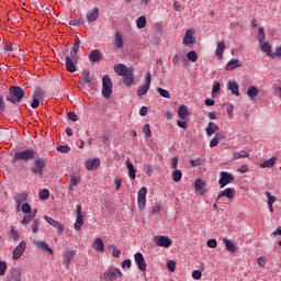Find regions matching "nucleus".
<instances>
[{"label": "nucleus", "mask_w": 281, "mask_h": 281, "mask_svg": "<svg viewBox=\"0 0 281 281\" xmlns=\"http://www.w3.org/2000/svg\"><path fill=\"white\" fill-rule=\"evenodd\" d=\"M79 49H80V40H77L72 46L70 55L66 56V69L70 74H76V71H78V68L76 67V65L78 64Z\"/></svg>", "instance_id": "obj_1"}, {"label": "nucleus", "mask_w": 281, "mask_h": 281, "mask_svg": "<svg viewBox=\"0 0 281 281\" xmlns=\"http://www.w3.org/2000/svg\"><path fill=\"white\" fill-rule=\"evenodd\" d=\"M114 72L117 76H123V82L126 87H131L135 82V76L133 75V67H126L124 64L114 65Z\"/></svg>", "instance_id": "obj_2"}, {"label": "nucleus", "mask_w": 281, "mask_h": 281, "mask_svg": "<svg viewBox=\"0 0 281 281\" xmlns=\"http://www.w3.org/2000/svg\"><path fill=\"white\" fill-rule=\"evenodd\" d=\"M23 98H25V90L21 87L12 86L5 100L11 102V104H19Z\"/></svg>", "instance_id": "obj_3"}, {"label": "nucleus", "mask_w": 281, "mask_h": 281, "mask_svg": "<svg viewBox=\"0 0 281 281\" xmlns=\"http://www.w3.org/2000/svg\"><path fill=\"white\" fill-rule=\"evenodd\" d=\"M123 273L117 268H109L105 272L100 274V280L102 281H113L117 278H122Z\"/></svg>", "instance_id": "obj_4"}, {"label": "nucleus", "mask_w": 281, "mask_h": 281, "mask_svg": "<svg viewBox=\"0 0 281 281\" xmlns=\"http://www.w3.org/2000/svg\"><path fill=\"white\" fill-rule=\"evenodd\" d=\"M111 93H113V81H111L109 75H104L102 78V95L105 100H109Z\"/></svg>", "instance_id": "obj_5"}, {"label": "nucleus", "mask_w": 281, "mask_h": 281, "mask_svg": "<svg viewBox=\"0 0 281 281\" xmlns=\"http://www.w3.org/2000/svg\"><path fill=\"white\" fill-rule=\"evenodd\" d=\"M34 157H36V151H34V149H26L24 151H16L14 154V161H19V159L30 161V159H34Z\"/></svg>", "instance_id": "obj_6"}, {"label": "nucleus", "mask_w": 281, "mask_h": 281, "mask_svg": "<svg viewBox=\"0 0 281 281\" xmlns=\"http://www.w3.org/2000/svg\"><path fill=\"white\" fill-rule=\"evenodd\" d=\"M220 177V188H225V186H229V183H234L235 181L234 176L227 171H222Z\"/></svg>", "instance_id": "obj_7"}, {"label": "nucleus", "mask_w": 281, "mask_h": 281, "mask_svg": "<svg viewBox=\"0 0 281 281\" xmlns=\"http://www.w3.org/2000/svg\"><path fill=\"white\" fill-rule=\"evenodd\" d=\"M45 166H47L45 159L37 158L35 160V167L31 169V172H33V175H38V177H43V170L45 169Z\"/></svg>", "instance_id": "obj_8"}, {"label": "nucleus", "mask_w": 281, "mask_h": 281, "mask_svg": "<svg viewBox=\"0 0 281 281\" xmlns=\"http://www.w3.org/2000/svg\"><path fill=\"white\" fill-rule=\"evenodd\" d=\"M146 194H148V189H146V187L140 188L137 193V203L139 210H144L146 207Z\"/></svg>", "instance_id": "obj_9"}, {"label": "nucleus", "mask_w": 281, "mask_h": 281, "mask_svg": "<svg viewBox=\"0 0 281 281\" xmlns=\"http://www.w3.org/2000/svg\"><path fill=\"white\" fill-rule=\"evenodd\" d=\"M151 80H153V75H150V72H147V76L145 78V83L137 90V95H139V98L148 93V89H150Z\"/></svg>", "instance_id": "obj_10"}, {"label": "nucleus", "mask_w": 281, "mask_h": 281, "mask_svg": "<svg viewBox=\"0 0 281 281\" xmlns=\"http://www.w3.org/2000/svg\"><path fill=\"white\" fill-rule=\"evenodd\" d=\"M25 249H27V243L25 240L21 241L13 250V260H19L23 254H25Z\"/></svg>", "instance_id": "obj_11"}, {"label": "nucleus", "mask_w": 281, "mask_h": 281, "mask_svg": "<svg viewBox=\"0 0 281 281\" xmlns=\"http://www.w3.org/2000/svg\"><path fill=\"white\" fill-rule=\"evenodd\" d=\"M154 243L157 245V247H165V249H168V247L172 245V239H169L166 236H155Z\"/></svg>", "instance_id": "obj_12"}, {"label": "nucleus", "mask_w": 281, "mask_h": 281, "mask_svg": "<svg viewBox=\"0 0 281 281\" xmlns=\"http://www.w3.org/2000/svg\"><path fill=\"white\" fill-rule=\"evenodd\" d=\"M22 273L21 268H12L7 276V281H21Z\"/></svg>", "instance_id": "obj_13"}, {"label": "nucleus", "mask_w": 281, "mask_h": 281, "mask_svg": "<svg viewBox=\"0 0 281 281\" xmlns=\"http://www.w3.org/2000/svg\"><path fill=\"white\" fill-rule=\"evenodd\" d=\"M134 260H135L138 269H140V271H146V260L144 259V255H142V252L135 254Z\"/></svg>", "instance_id": "obj_14"}, {"label": "nucleus", "mask_w": 281, "mask_h": 281, "mask_svg": "<svg viewBox=\"0 0 281 281\" xmlns=\"http://www.w3.org/2000/svg\"><path fill=\"white\" fill-rule=\"evenodd\" d=\"M235 193H236V190H234L232 188L225 189L218 193L216 201H221V199H223V196H226V199L232 200V199H234Z\"/></svg>", "instance_id": "obj_15"}, {"label": "nucleus", "mask_w": 281, "mask_h": 281, "mask_svg": "<svg viewBox=\"0 0 281 281\" xmlns=\"http://www.w3.org/2000/svg\"><path fill=\"white\" fill-rule=\"evenodd\" d=\"M98 16H100V9H98L97 7L86 14V19H88V23H93L98 21Z\"/></svg>", "instance_id": "obj_16"}, {"label": "nucleus", "mask_w": 281, "mask_h": 281, "mask_svg": "<svg viewBox=\"0 0 281 281\" xmlns=\"http://www.w3.org/2000/svg\"><path fill=\"white\" fill-rule=\"evenodd\" d=\"M195 38H194V30L190 29L187 30L186 36L183 38V44L184 45H194Z\"/></svg>", "instance_id": "obj_17"}, {"label": "nucleus", "mask_w": 281, "mask_h": 281, "mask_svg": "<svg viewBox=\"0 0 281 281\" xmlns=\"http://www.w3.org/2000/svg\"><path fill=\"white\" fill-rule=\"evenodd\" d=\"M100 158L88 159L86 161V168L87 170H98V168H100Z\"/></svg>", "instance_id": "obj_18"}, {"label": "nucleus", "mask_w": 281, "mask_h": 281, "mask_svg": "<svg viewBox=\"0 0 281 281\" xmlns=\"http://www.w3.org/2000/svg\"><path fill=\"white\" fill-rule=\"evenodd\" d=\"M25 201H27V193L23 192V193L16 194L15 203H16L18 212H21V205H23V203H25Z\"/></svg>", "instance_id": "obj_19"}, {"label": "nucleus", "mask_w": 281, "mask_h": 281, "mask_svg": "<svg viewBox=\"0 0 281 281\" xmlns=\"http://www.w3.org/2000/svg\"><path fill=\"white\" fill-rule=\"evenodd\" d=\"M35 247H38V249H42V251H47L50 256L54 254V249L47 245L45 241L36 240L34 241Z\"/></svg>", "instance_id": "obj_20"}, {"label": "nucleus", "mask_w": 281, "mask_h": 281, "mask_svg": "<svg viewBox=\"0 0 281 281\" xmlns=\"http://www.w3.org/2000/svg\"><path fill=\"white\" fill-rule=\"evenodd\" d=\"M113 46L115 49H122L124 47V40L122 38V34L116 32L114 35Z\"/></svg>", "instance_id": "obj_21"}, {"label": "nucleus", "mask_w": 281, "mask_h": 281, "mask_svg": "<svg viewBox=\"0 0 281 281\" xmlns=\"http://www.w3.org/2000/svg\"><path fill=\"white\" fill-rule=\"evenodd\" d=\"M45 221H47L48 224L52 225L53 227H56L58 232H60V234L65 232V225L60 224L59 222H56L54 218L45 216Z\"/></svg>", "instance_id": "obj_22"}, {"label": "nucleus", "mask_w": 281, "mask_h": 281, "mask_svg": "<svg viewBox=\"0 0 281 281\" xmlns=\"http://www.w3.org/2000/svg\"><path fill=\"white\" fill-rule=\"evenodd\" d=\"M238 67H243V61H239L238 59H232L226 65L227 71H233V69H238Z\"/></svg>", "instance_id": "obj_23"}, {"label": "nucleus", "mask_w": 281, "mask_h": 281, "mask_svg": "<svg viewBox=\"0 0 281 281\" xmlns=\"http://www.w3.org/2000/svg\"><path fill=\"white\" fill-rule=\"evenodd\" d=\"M126 168L130 179L135 180V178L137 177V170L135 169V166L133 165V162H131V160L126 161Z\"/></svg>", "instance_id": "obj_24"}, {"label": "nucleus", "mask_w": 281, "mask_h": 281, "mask_svg": "<svg viewBox=\"0 0 281 281\" xmlns=\"http://www.w3.org/2000/svg\"><path fill=\"white\" fill-rule=\"evenodd\" d=\"M194 188H195V192H198L199 194H205V182H203V180L198 179L195 180L194 183Z\"/></svg>", "instance_id": "obj_25"}, {"label": "nucleus", "mask_w": 281, "mask_h": 281, "mask_svg": "<svg viewBox=\"0 0 281 281\" xmlns=\"http://www.w3.org/2000/svg\"><path fill=\"white\" fill-rule=\"evenodd\" d=\"M74 256H76V254L72 250H68L64 254V261L67 269H69V266L71 265V260L74 259Z\"/></svg>", "instance_id": "obj_26"}, {"label": "nucleus", "mask_w": 281, "mask_h": 281, "mask_svg": "<svg viewBox=\"0 0 281 281\" xmlns=\"http://www.w3.org/2000/svg\"><path fill=\"white\" fill-rule=\"evenodd\" d=\"M260 49L261 52H265V54H267L269 58H273V55L271 54V45L269 44V42L260 43Z\"/></svg>", "instance_id": "obj_27"}, {"label": "nucleus", "mask_w": 281, "mask_h": 281, "mask_svg": "<svg viewBox=\"0 0 281 281\" xmlns=\"http://www.w3.org/2000/svg\"><path fill=\"white\" fill-rule=\"evenodd\" d=\"M258 93H260V90H258L256 86L249 87L247 90V95L250 100H256V98H258Z\"/></svg>", "instance_id": "obj_28"}, {"label": "nucleus", "mask_w": 281, "mask_h": 281, "mask_svg": "<svg viewBox=\"0 0 281 281\" xmlns=\"http://www.w3.org/2000/svg\"><path fill=\"white\" fill-rule=\"evenodd\" d=\"M89 59L92 63H100V60H102V56H100V50L98 49L91 50L89 54Z\"/></svg>", "instance_id": "obj_29"}, {"label": "nucleus", "mask_w": 281, "mask_h": 281, "mask_svg": "<svg viewBox=\"0 0 281 281\" xmlns=\"http://www.w3.org/2000/svg\"><path fill=\"white\" fill-rule=\"evenodd\" d=\"M188 115H190L188 106L181 105L178 110V116L180 117V120H188Z\"/></svg>", "instance_id": "obj_30"}, {"label": "nucleus", "mask_w": 281, "mask_h": 281, "mask_svg": "<svg viewBox=\"0 0 281 281\" xmlns=\"http://www.w3.org/2000/svg\"><path fill=\"white\" fill-rule=\"evenodd\" d=\"M216 131H218V125H216L214 122H210L206 127L207 137H212V135H214V133H216Z\"/></svg>", "instance_id": "obj_31"}, {"label": "nucleus", "mask_w": 281, "mask_h": 281, "mask_svg": "<svg viewBox=\"0 0 281 281\" xmlns=\"http://www.w3.org/2000/svg\"><path fill=\"white\" fill-rule=\"evenodd\" d=\"M223 243L225 244L226 250H228L231 254H234V251H236V244H234V241L227 238H223Z\"/></svg>", "instance_id": "obj_32"}, {"label": "nucleus", "mask_w": 281, "mask_h": 281, "mask_svg": "<svg viewBox=\"0 0 281 281\" xmlns=\"http://www.w3.org/2000/svg\"><path fill=\"white\" fill-rule=\"evenodd\" d=\"M92 247L97 250V251H104V241H102V238H95Z\"/></svg>", "instance_id": "obj_33"}, {"label": "nucleus", "mask_w": 281, "mask_h": 281, "mask_svg": "<svg viewBox=\"0 0 281 281\" xmlns=\"http://www.w3.org/2000/svg\"><path fill=\"white\" fill-rule=\"evenodd\" d=\"M278 158L276 156L271 157L270 159H267L260 165V168H273L276 166V161Z\"/></svg>", "instance_id": "obj_34"}, {"label": "nucleus", "mask_w": 281, "mask_h": 281, "mask_svg": "<svg viewBox=\"0 0 281 281\" xmlns=\"http://www.w3.org/2000/svg\"><path fill=\"white\" fill-rule=\"evenodd\" d=\"M228 90L232 91L234 95H240L238 92V83L236 81H228Z\"/></svg>", "instance_id": "obj_35"}, {"label": "nucleus", "mask_w": 281, "mask_h": 281, "mask_svg": "<svg viewBox=\"0 0 281 281\" xmlns=\"http://www.w3.org/2000/svg\"><path fill=\"white\" fill-rule=\"evenodd\" d=\"M82 225H85V215L77 216L76 223H75V229L77 232H80Z\"/></svg>", "instance_id": "obj_36"}, {"label": "nucleus", "mask_w": 281, "mask_h": 281, "mask_svg": "<svg viewBox=\"0 0 281 281\" xmlns=\"http://www.w3.org/2000/svg\"><path fill=\"white\" fill-rule=\"evenodd\" d=\"M81 80L85 85H89L91 83V76L89 75V71L88 70H85L82 74H81Z\"/></svg>", "instance_id": "obj_37"}, {"label": "nucleus", "mask_w": 281, "mask_h": 281, "mask_svg": "<svg viewBox=\"0 0 281 281\" xmlns=\"http://www.w3.org/2000/svg\"><path fill=\"white\" fill-rule=\"evenodd\" d=\"M78 183H80L79 177H76V176L70 177L69 192H71V190H74V187L78 186Z\"/></svg>", "instance_id": "obj_38"}, {"label": "nucleus", "mask_w": 281, "mask_h": 281, "mask_svg": "<svg viewBox=\"0 0 281 281\" xmlns=\"http://www.w3.org/2000/svg\"><path fill=\"white\" fill-rule=\"evenodd\" d=\"M225 52V42H220L217 44V48L215 50L216 56H223V53Z\"/></svg>", "instance_id": "obj_39"}, {"label": "nucleus", "mask_w": 281, "mask_h": 281, "mask_svg": "<svg viewBox=\"0 0 281 281\" xmlns=\"http://www.w3.org/2000/svg\"><path fill=\"white\" fill-rule=\"evenodd\" d=\"M187 58L188 60H190L191 63H196V60H199V55L196 54V52L191 50L187 54Z\"/></svg>", "instance_id": "obj_40"}, {"label": "nucleus", "mask_w": 281, "mask_h": 281, "mask_svg": "<svg viewBox=\"0 0 281 281\" xmlns=\"http://www.w3.org/2000/svg\"><path fill=\"white\" fill-rule=\"evenodd\" d=\"M109 250L112 251L114 258H120V256L122 255V250H119L115 245H110Z\"/></svg>", "instance_id": "obj_41"}, {"label": "nucleus", "mask_w": 281, "mask_h": 281, "mask_svg": "<svg viewBox=\"0 0 281 281\" xmlns=\"http://www.w3.org/2000/svg\"><path fill=\"white\" fill-rule=\"evenodd\" d=\"M33 218H34V214H32V213L26 214V215L22 218L21 225H29L30 222L33 221Z\"/></svg>", "instance_id": "obj_42"}, {"label": "nucleus", "mask_w": 281, "mask_h": 281, "mask_svg": "<svg viewBox=\"0 0 281 281\" xmlns=\"http://www.w3.org/2000/svg\"><path fill=\"white\" fill-rule=\"evenodd\" d=\"M138 30H144V27H146V16H140L137 19V23H136Z\"/></svg>", "instance_id": "obj_43"}, {"label": "nucleus", "mask_w": 281, "mask_h": 281, "mask_svg": "<svg viewBox=\"0 0 281 281\" xmlns=\"http://www.w3.org/2000/svg\"><path fill=\"white\" fill-rule=\"evenodd\" d=\"M183 177V173H181V170H175L172 172V179L176 181V183H179L181 181V178Z\"/></svg>", "instance_id": "obj_44"}, {"label": "nucleus", "mask_w": 281, "mask_h": 281, "mask_svg": "<svg viewBox=\"0 0 281 281\" xmlns=\"http://www.w3.org/2000/svg\"><path fill=\"white\" fill-rule=\"evenodd\" d=\"M257 38H258V42H259V43H265V38H267V36H266V34H265V29H263V27H260V29L258 30V36H257Z\"/></svg>", "instance_id": "obj_45"}, {"label": "nucleus", "mask_w": 281, "mask_h": 281, "mask_svg": "<svg viewBox=\"0 0 281 281\" xmlns=\"http://www.w3.org/2000/svg\"><path fill=\"white\" fill-rule=\"evenodd\" d=\"M21 211L23 212V214H32V206L29 203H24L22 205Z\"/></svg>", "instance_id": "obj_46"}, {"label": "nucleus", "mask_w": 281, "mask_h": 281, "mask_svg": "<svg viewBox=\"0 0 281 281\" xmlns=\"http://www.w3.org/2000/svg\"><path fill=\"white\" fill-rule=\"evenodd\" d=\"M157 91L159 92V95H161V98L170 99V92H168V90L162 88H157Z\"/></svg>", "instance_id": "obj_47"}, {"label": "nucleus", "mask_w": 281, "mask_h": 281, "mask_svg": "<svg viewBox=\"0 0 281 281\" xmlns=\"http://www.w3.org/2000/svg\"><path fill=\"white\" fill-rule=\"evenodd\" d=\"M143 133L145 134L146 137H153V132H150V124H146L143 127Z\"/></svg>", "instance_id": "obj_48"}, {"label": "nucleus", "mask_w": 281, "mask_h": 281, "mask_svg": "<svg viewBox=\"0 0 281 281\" xmlns=\"http://www.w3.org/2000/svg\"><path fill=\"white\" fill-rule=\"evenodd\" d=\"M5 271H8V263L0 261V276H5Z\"/></svg>", "instance_id": "obj_49"}, {"label": "nucleus", "mask_w": 281, "mask_h": 281, "mask_svg": "<svg viewBox=\"0 0 281 281\" xmlns=\"http://www.w3.org/2000/svg\"><path fill=\"white\" fill-rule=\"evenodd\" d=\"M43 98H45V94L43 93V91L36 90V92L33 95V99L38 100L41 102V100H43Z\"/></svg>", "instance_id": "obj_50"}, {"label": "nucleus", "mask_w": 281, "mask_h": 281, "mask_svg": "<svg viewBox=\"0 0 281 281\" xmlns=\"http://www.w3.org/2000/svg\"><path fill=\"white\" fill-rule=\"evenodd\" d=\"M167 269L173 272L177 269V262L175 260H169L167 262Z\"/></svg>", "instance_id": "obj_51"}, {"label": "nucleus", "mask_w": 281, "mask_h": 281, "mask_svg": "<svg viewBox=\"0 0 281 281\" xmlns=\"http://www.w3.org/2000/svg\"><path fill=\"white\" fill-rule=\"evenodd\" d=\"M40 199H42L43 201H45L46 199H49V190L47 189L42 190L40 193Z\"/></svg>", "instance_id": "obj_52"}, {"label": "nucleus", "mask_w": 281, "mask_h": 281, "mask_svg": "<svg viewBox=\"0 0 281 281\" xmlns=\"http://www.w3.org/2000/svg\"><path fill=\"white\" fill-rule=\"evenodd\" d=\"M220 142H221V138H218V135H215L210 143L211 148L218 146Z\"/></svg>", "instance_id": "obj_53"}, {"label": "nucleus", "mask_w": 281, "mask_h": 281, "mask_svg": "<svg viewBox=\"0 0 281 281\" xmlns=\"http://www.w3.org/2000/svg\"><path fill=\"white\" fill-rule=\"evenodd\" d=\"M58 153H70L71 151V147L69 146H65V145H60L57 147Z\"/></svg>", "instance_id": "obj_54"}, {"label": "nucleus", "mask_w": 281, "mask_h": 281, "mask_svg": "<svg viewBox=\"0 0 281 281\" xmlns=\"http://www.w3.org/2000/svg\"><path fill=\"white\" fill-rule=\"evenodd\" d=\"M67 117L68 120H70V122H78V115L76 114V112H68Z\"/></svg>", "instance_id": "obj_55"}, {"label": "nucleus", "mask_w": 281, "mask_h": 281, "mask_svg": "<svg viewBox=\"0 0 281 281\" xmlns=\"http://www.w3.org/2000/svg\"><path fill=\"white\" fill-rule=\"evenodd\" d=\"M9 105L5 104V102L3 101V97L0 95V112L3 113L7 111Z\"/></svg>", "instance_id": "obj_56"}, {"label": "nucleus", "mask_w": 281, "mask_h": 281, "mask_svg": "<svg viewBox=\"0 0 281 281\" xmlns=\"http://www.w3.org/2000/svg\"><path fill=\"white\" fill-rule=\"evenodd\" d=\"M10 234L13 240H19V232L14 227L11 228Z\"/></svg>", "instance_id": "obj_57"}, {"label": "nucleus", "mask_w": 281, "mask_h": 281, "mask_svg": "<svg viewBox=\"0 0 281 281\" xmlns=\"http://www.w3.org/2000/svg\"><path fill=\"white\" fill-rule=\"evenodd\" d=\"M268 205H273L276 203V196L271 195V193L267 192Z\"/></svg>", "instance_id": "obj_58"}, {"label": "nucleus", "mask_w": 281, "mask_h": 281, "mask_svg": "<svg viewBox=\"0 0 281 281\" xmlns=\"http://www.w3.org/2000/svg\"><path fill=\"white\" fill-rule=\"evenodd\" d=\"M139 115H140V117H146V115H148V108L142 106L139 110Z\"/></svg>", "instance_id": "obj_59"}, {"label": "nucleus", "mask_w": 281, "mask_h": 281, "mask_svg": "<svg viewBox=\"0 0 281 281\" xmlns=\"http://www.w3.org/2000/svg\"><path fill=\"white\" fill-rule=\"evenodd\" d=\"M202 161L203 160H201V158H198L195 160H190V164H191V166H193V168H196V167L201 166Z\"/></svg>", "instance_id": "obj_60"}, {"label": "nucleus", "mask_w": 281, "mask_h": 281, "mask_svg": "<svg viewBox=\"0 0 281 281\" xmlns=\"http://www.w3.org/2000/svg\"><path fill=\"white\" fill-rule=\"evenodd\" d=\"M32 233L38 234V222L36 220L33 221Z\"/></svg>", "instance_id": "obj_61"}, {"label": "nucleus", "mask_w": 281, "mask_h": 281, "mask_svg": "<svg viewBox=\"0 0 281 281\" xmlns=\"http://www.w3.org/2000/svg\"><path fill=\"white\" fill-rule=\"evenodd\" d=\"M221 91V83L218 81H215L213 83V93H218Z\"/></svg>", "instance_id": "obj_62"}, {"label": "nucleus", "mask_w": 281, "mask_h": 281, "mask_svg": "<svg viewBox=\"0 0 281 281\" xmlns=\"http://www.w3.org/2000/svg\"><path fill=\"white\" fill-rule=\"evenodd\" d=\"M216 245H217L216 239L207 240V247H210L211 249H215Z\"/></svg>", "instance_id": "obj_63"}, {"label": "nucleus", "mask_w": 281, "mask_h": 281, "mask_svg": "<svg viewBox=\"0 0 281 281\" xmlns=\"http://www.w3.org/2000/svg\"><path fill=\"white\" fill-rule=\"evenodd\" d=\"M201 271H199V270H194L193 272H192V278L194 279V280H201Z\"/></svg>", "instance_id": "obj_64"}]
</instances>
